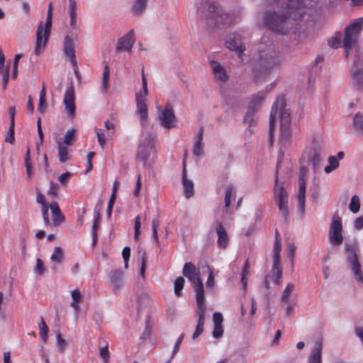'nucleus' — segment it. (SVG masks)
I'll return each instance as SVG.
<instances>
[{
    "label": "nucleus",
    "instance_id": "8",
    "mask_svg": "<svg viewBox=\"0 0 363 363\" xmlns=\"http://www.w3.org/2000/svg\"><path fill=\"white\" fill-rule=\"evenodd\" d=\"M274 195L276 203L279 207V212L285 220H287L289 211L288 207V194L282 186L278 184V177H276L274 188Z\"/></svg>",
    "mask_w": 363,
    "mask_h": 363
},
{
    "label": "nucleus",
    "instance_id": "2",
    "mask_svg": "<svg viewBox=\"0 0 363 363\" xmlns=\"http://www.w3.org/2000/svg\"><path fill=\"white\" fill-rule=\"evenodd\" d=\"M277 118L280 119L279 143L286 147L290 143L291 116L289 109L286 108L285 100L283 97H278L272 106L269 116V140L272 143L275 131V122Z\"/></svg>",
    "mask_w": 363,
    "mask_h": 363
},
{
    "label": "nucleus",
    "instance_id": "22",
    "mask_svg": "<svg viewBox=\"0 0 363 363\" xmlns=\"http://www.w3.org/2000/svg\"><path fill=\"white\" fill-rule=\"evenodd\" d=\"M323 345L320 340L315 342L308 357V363H322Z\"/></svg>",
    "mask_w": 363,
    "mask_h": 363
},
{
    "label": "nucleus",
    "instance_id": "54",
    "mask_svg": "<svg viewBox=\"0 0 363 363\" xmlns=\"http://www.w3.org/2000/svg\"><path fill=\"white\" fill-rule=\"evenodd\" d=\"M160 226L159 220L157 219H153L152 221V237L154 238L155 240L158 242L159 238L157 235V229Z\"/></svg>",
    "mask_w": 363,
    "mask_h": 363
},
{
    "label": "nucleus",
    "instance_id": "31",
    "mask_svg": "<svg viewBox=\"0 0 363 363\" xmlns=\"http://www.w3.org/2000/svg\"><path fill=\"white\" fill-rule=\"evenodd\" d=\"M68 147L64 143H57L58 158L61 163H65L69 160Z\"/></svg>",
    "mask_w": 363,
    "mask_h": 363
},
{
    "label": "nucleus",
    "instance_id": "23",
    "mask_svg": "<svg viewBox=\"0 0 363 363\" xmlns=\"http://www.w3.org/2000/svg\"><path fill=\"white\" fill-rule=\"evenodd\" d=\"M182 184L186 198L189 199L194 195V182L187 178V172L186 166H184L182 172Z\"/></svg>",
    "mask_w": 363,
    "mask_h": 363
},
{
    "label": "nucleus",
    "instance_id": "42",
    "mask_svg": "<svg viewBox=\"0 0 363 363\" xmlns=\"http://www.w3.org/2000/svg\"><path fill=\"white\" fill-rule=\"evenodd\" d=\"M95 131H96V134L97 135V139H98L99 145L101 147H104L106 143V138H108L107 134L106 135L104 130L101 129V128H96Z\"/></svg>",
    "mask_w": 363,
    "mask_h": 363
},
{
    "label": "nucleus",
    "instance_id": "10",
    "mask_svg": "<svg viewBox=\"0 0 363 363\" xmlns=\"http://www.w3.org/2000/svg\"><path fill=\"white\" fill-rule=\"evenodd\" d=\"M282 277V270L280 264V254L273 253V266L272 269V275H267L264 279V286L267 289L270 288V281L280 285Z\"/></svg>",
    "mask_w": 363,
    "mask_h": 363
},
{
    "label": "nucleus",
    "instance_id": "15",
    "mask_svg": "<svg viewBox=\"0 0 363 363\" xmlns=\"http://www.w3.org/2000/svg\"><path fill=\"white\" fill-rule=\"evenodd\" d=\"M347 260L356 279L363 284V274H362L361 266L358 261L357 256L352 249L348 250Z\"/></svg>",
    "mask_w": 363,
    "mask_h": 363
},
{
    "label": "nucleus",
    "instance_id": "9",
    "mask_svg": "<svg viewBox=\"0 0 363 363\" xmlns=\"http://www.w3.org/2000/svg\"><path fill=\"white\" fill-rule=\"evenodd\" d=\"M342 231V220L338 215L335 214L333 216L328 233L329 241L333 245L339 246L342 245L343 241Z\"/></svg>",
    "mask_w": 363,
    "mask_h": 363
},
{
    "label": "nucleus",
    "instance_id": "47",
    "mask_svg": "<svg viewBox=\"0 0 363 363\" xmlns=\"http://www.w3.org/2000/svg\"><path fill=\"white\" fill-rule=\"evenodd\" d=\"M45 267L44 266L43 261L40 258H38L36 259V264L34 267V272L37 275L43 276L45 273Z\"/></svg>",
    "mask_w": 363,
    "mask_h": 363
},
{
    "label": "nucleus",
    "instance_id": "46",
    "mask_svg": "<svg viewBox=\"0 0 363 363\" xmlns=\"http://www.w3.org/2000/svg\"><path fill=\"white\" fill-rule=\"evenodd\" d=\"M235 194L234 187L233 185H230L227 187L225 195V206L227 208L230 206L231 203V197Z\"/></svg>",
    "mask_w": 363,
    "mask_h": 363
},
{
    "label": "nucleus",
    "instance_id": "57",
    "mask_svg": "<svg viewBox=\"0 0 363 363\" xmlns=\"http://www.w3.org/2000/svg\"><path fill=\"white\" fill-rule=\"evenodd\" d=\"M104 126L107 132V137H111L114 133V124L112 122L106 121L104 123Z\"/></svg>",
    "mask_w": 363,
    "mask_h": 363
},
{
    "label": "nucleus",
    "instance_id": "44",
    "mask_svg": "<svg viewBox=\"0 0 363 363\" xmlns=\"http://www.w3.org/2000/svg\"><path fill=\"white\" fill-rule=\"evenodd\" d=\"M139 255L142 261L140 269V275L144 277L146 269V252L143 249H139Z\"/></svg>",
    "mask_w": 363,
    "mask_h": 363
},
{
    "label": "nucleus",
    "instance_id": "19",
    "mask_svg": "<svg viewBox=\"0 0 363 363\" xmlns=\"http://www.w3.org/2000/svg\"><path fill=\"white\" fill-rule=\"evenodd\" d=\"M210 64L215 79L220 83L226 82L229 79V76L225 68L217 61L211 60Z\"/></svg>",
    "mask_w": 363,
    "mask_h": 363
},
{
    "label": "nucleus",
    "instance_id": "3",
    "mask_svg": "<svg viewBox=\"0 0 363 363\" xmlns=\"http://www.w3.org/2000/svg\"><path fill=\"white\" fill-rule=\"evenodd\" d=\"M200 1L201 5L198 6V11L208 23L216 25L228 23V15L223 11L216 2L211 0Z\"/></svg>",
    "mask_w": 363,
    "mask_h": 363
},
{
    "label": "nucleus",
    "instance_id": "28",
    "mask_svg": "<svg viewBox=\"0 0 363 363\" xmlns=\"http://www.w3.org/2000/svg\"><path fill=\"white\" fill-rule=\"evenodd\" d=\"M71 296L72 301L70 303V306L75 311L76 313H78L79 311V303L82 302L83 296L78 289H75L71 292Z\"/></svg>",
    "mask_w": 363,
    "mask_h": 363
},
{
    "label": "nucleus",
    "instance_id": "32",
    "mask_svg": "<svg viewBox=\"0 0 363 363\" xmlns=\"http://www.w3.org/2000/svg\"><path fill=\"white\" fill-rule=\"evenodd\" d=\"M118 185H119V182L118 181H116L113 186L112 194H111V198L109 199L108 206H107V215L108 217H110L111 215L113 206V204H114V202L116 200V192H117Z\"/></svg>",
    "mask_w": 363,
    "mask_h": 363
},
{
    "label": "nucleus",
    "instance_id": "12",
    "mask_svg": "<svg viewBox=\"0 0 363 363\" xmlns=\"http://www.w3.org/2000/svg\"><path fill=\"white\" fill-rule=\"evenodd\" d=\"M62 51L64 55L69 60L75 73H77V62L75 55V45L72 38L66 35L63 39Z\"/></svg>",
    "mask_w": 363,
    "mask_h": 363
},
{
    "label": "nucleus",
    "instance_id": "50",
    "mask_svg": "<svg viewBox=\"0 0 363 363\" xmlns=\"http://www.w3.org/2000/svg\"><path fill=\"white\" fill-rule=\"evenodd\" d=\"M40 336L44 342H46L48 340V328L43 318L40 325Z\"/></svg>",
    "mask_w": 363,
    "mask_h": 363
},
{
    "label": "nucleus",
    "instance_id": "60",
    "mask_svg": "<svg viewBox=\"0 0 363 363\" xmlns=\"http://www.w3.org/2000/svg\"><path fill=\"white\" fill-rule=\"evenodd\" d=\"M281 250V240L279 238L278 231L276 230V240H275L273 253L280 254Z\"/></svg>",
    "mask_w": 363,
    "mask_h": 363
},
{
    "label": "nucleus",
    "instance_id": "55",
    "mask_svg": "<svg viewBox=\"0 0 363 363\" xmlns=\"http://www.w3.org/2000/svg\"><path fill=\"white\" fill-rule=\"evenodd\" d=\"M142 83H143V87L141 89H140L136 93H141L142 94H148V89H147V82L145 75L144 74V71L143 70L142 72Z\"/></svg>",
    "mask_w": 363,
    "mask_h": 363
},
{
    "label": "nucleus",
    "instance_id": "56",
    "mask_svg": "<svg viewBox=\"0 0 363 363\" xmlns=\"http://www.w3.org/2000/svg\"><path fill=\"white\" fill-rule=\"evenodd\" d=\"M223 325H214L213 330V337L216 339H218L223 336Z\"/></svg>",
    "mask_w": 363,
    "mask_h": 363
},
{
    "label": "nucleus",
    "instance_id": "35",
    "mask_svg": "<svg viewBox=\"0 0 363 363\" xmlns=\"http://www.w3.org/2000/svg\"><path fill=\"white\" fill-rule=\"evenodd\" d=\"M353 126L355 130L360 133H363V115L361 113H357L353 118Z\"/></svg>",
    "mask_w": 363,
    "mask_h": 363
},
{
    "label": "nucleus",
    "instance_id": "38",
    "mask_svg": "<svg viewBox=\"0 0 363 363\" xmlns=\"http://www.w3.org/2000/svg\"><path fill=\"white\" fill-rule=\"evenodd\" d=\"M328 162L329 165L325 167L324 169L325 172L328 174L336 169L340 165L339 161L335 156L329 157Z\"/></svg>",
    "mask_w": 363,
    "mask_h": 363
},
{
    "label": "nucleus",
    "instance_id": "13",
    "mask_svg": "<svg viewBox=\"0 0 363 363\" xmlns=\"http://www.w3.org/2000/svg\"><path fill=\"white\" fill-rule=\"evenodd\" d=\"M135 38L133 30H129L125 35L120 38L116 45V52H130L135 44Z\"/></svg>",
    "mask_w": 363,
    "mask_h": 363
},
{
    "label": "nucleus",
    "instance_id": "64",
    "mask_svg": "<svg viewBox=\"0 0 363 363\" xmlns=\"http://www.w3.org/2000/svg\"><path fill=\"white\" fill-rule=\"evenodd\" d=\"M206 286L208 288H213L214 286V275L212 271H210L208 280L206 282Z\"/></svg>",
    "mask_w": 363,
    "mask_h": 363
},
{
    "label": "nucleus",
    "instance_id": "1",
    "mask_svg": "<svg viewBox=\"0 0 363 363\" xmlns=\"http://www.w3.org/2000/svg\"><path fill=\"white\" fill-rule=\"evenodd\" d=\"M362 18H358L345 28L343 47L345 57L354 55V60L351 68V82L357 88L363 87V66L361 63L362 52L357 43V37L362 28Z\"/></svg>",
    "mask_w": 363,
    "mask_h": 363
},
{
    "label": "nucleus",
    "instance_id": "39",
    "mask_svg": "<svg viewBox=\"0 0 363 363\" xmlns=\"http://www.w3.org/2000/svg\"><path fill=\"white\" fill-rule=\"evenodd\" d=\"M349 208L353 213H357L360 209V199L358 196L354 195L352 197L349 204Z\"/></svg>",
    "mask_w": 363,
    "mask_h": 363
},
{
    "label": "nucleus",
    "instance_id": "49",
    "mask_svg": "<svg viewBox=\"0 0 363 363\" xmlns=\"http://www.w3.org/2000/svg\"><path fill=\"white\" fill-rule=\"evenodd\" d=\"M100 214L99 212H96L94 216V220L92 226V234H93V244L95 245L97 240V228H98V222L99 220Z\"/></svg>",
    "mask_w": 363,
    "mask_h": 363
},
{
    "label": "nucleus",
    "instance_id": "59",
    "mask_svg": "<svg viewBox=\"0 0 363 363\" xmlns=\"http://www.w3.org/2000/svg\"><path fill=\"white\" fill-rule=\"evenodd\" d=\"M214 325H223V315L219 312H216L213 315Z\"/></svg>",
    "mask_w": 363,
    "mask_h": 363
},
{
    "label": "nucleus",
    "instance_id": "40",
    "mask_svg": "<svg viewBox=\"0 0 363 363\" xmlns=\"http://www.w3.org/2000/svg\"><path fill=\"white\" fill-rule=\"evenodd\" d=\"M294 289V285L292 283H288L282 292V294L281 296V301L286 302L289 300Z\"/></svg>",
    "mask_w": 363,
    "mask_h": 363
},
{
    "label": "nucleus",
    "instance_id": "17",
    "mask_svg": "<svg viewBox=\"0 0 363 363\" xmlns=\"http://www.w3.org/2000/svg\"><path fill=\"white\" fill-rule=\"evenodd\" d=\"M305 175L306 173L304 170L301 169L298 179L297 199L298 202V207L302 212H303L305 210L306 204V182L304 180Z\"/></svg>",
    "mask_w": 363,
    "mask_h": 363
},
{
    "label": "nucleus",
    "instance_id": "24",
    "mask_svg": "<svg viewBox=\"0 0 363 363\" xmlns=\"http://www.w3.org/2000/svg\"><path fill=\"white\" fill-rule=\"evenodd\" d=\"M203 128L201 127L197 133L196 138L194 144L193 153L197 157H200L203 155Z\"/></svg>",
    "mask_w": 363,
    "mask_h": 363
},
{
    "label": "nucleus",
    "instance_id": "37",
    "mask_svg": "<svg viewBox=\"0 0 363 363\" xmlns=\"http://www.w3.org/2000/svg\"><path fill=\"white\" fill-rule=\"evenodd\" d=\"M250 262L248 260L245 262L243 269L241 273V284L244 290L247 286V277L249 275Z\"/></svg>",
    "mask_w": 363,
    "mask_h": 363
},
{
    "label": "nucleus",
    "instance_id": "30",
    "mask_svg": "<svg viewBox=\"0 0 363 363\" xmlns=\"http://www.w3.org/2000/svg\"><path fill=\"white\" fill-rule=\"evenodd\" d=\"M148 0H133L131 11L135 15L142 14L146 9Z\"/></svg>",
    "mask_w": 363,
    "mask_h": 363
},
{
    "label": "nucleus",
    "instance_id": "58",
    "mask_svg": "<svg viewBox=\"0 0 363 363\" xmlns=\"http://www.w3.org/2000/svg\"><path fill=\"white\" fill-rule=\"evenodd\" d=\"M49 207H50V206H48V204L42 206V214H43V220H44L45 224L46 225H49L50 223V220H49V217H48V208Z\"/></svg>",
    "mask_w": 363,
    "mask_h": 363
},
{
    "label": "nucleus",
    "instance_id": "41",
    "mask_svg": "<svg viewBox=\"0 0 363 363\" xmlns=\"http://www.w3.org/2000/svg\"><path fill=\"white\" fill-rule=\"evenodd\" d=\"M255 112L252 109L247 108V111L244 118V122L249 126L254 125L256 123Z\"/></svg>",
    "mask_w": 363,
    "mask_h": 363
},
{
    "label": "nucleus",
    "instance_id": "18",
    "mask_svg": "<svg viewBox=\"0 0 363 363\" xmlns=\"http://www.w3.org/2000/svg\"><path fill=\"white\" fill-rule=\"evenodd\" d=\"M182 272L183 275L188 278L193 283L194 286L199 283H202L200 279V272L192 263H185Z\"/></svg>",
    "mask_w": 363,
    "mask_h": 363
},
{
    "label": "nucleus",
    "instance_id": "34",
    "mask_svg": "<svg viewBox=\"0 0 363 363\" xmlns=\"http://www.w3.org/2000/svg\"><path fill=\"white\" fill-rule=\"evenodd\" d=\"M75 131L74 128L68 129L65 133L64 140H57V143H64L67 146L72 145L74 140Z\"/></svg>",
    "mask_w": 363,
    "mask_h": 363
},
{
    "label": "nucleus",
    "instance_id": "63",
    "mask_svg": "<svg viewBox=\"0 0 363 363\" xmlns=\"http://www.w3.org/2000/svg\"><path fill=\"white\" fill-rule=\"evenodd\" d=\"M95 155L94 152H90L87 155V169L86 171H90L93 166H92V158Z\"/></svg>",
    "mask_w": 363,
    "mask_h": 363
},
{
    "label": "nucleus",
    "instance_id": "11",
    "mask_svg": "<svg viewBox=\"0 0 363 363\" xmlns=\"http://www.w3.org/2000/svg\"><path fill=\"white\" fill-rule=\"evenodd\" d=\"M158 119L160 125L166 129L176 127L177 124V118L170 106H166L158 111Z\"/></svg>",
    "mask_w": 363,
    "mask_h": 363
},
{
    "label": "nucleus",
    "instance_id": "45",
    "mask_svg": "<svg viewBox=\"0 0 363 363\" xmlns=\"http://www.w3.org/2000/svg\"><path fill=\"white\" fill-rule=\"evenodd\" d=\"M59 186L52 181L50 182V189L48 191V195L52 199H57L58 196Z\"/></svg>",
    "mask_w": 363,
    "mask_h": 363
},
{
    "label": "nucleus",
    "instance_id": "25",
    "mask_svg": "<svg viewBox=\"0 0 363 363\" xmlns=\"http://www.w3.org/2000/svg\"><path fill=\"white\" fill-rule=\"evenodd\" d=\"M69 26L73 30L77 29L76 0H69Z\"/></svg>",
    "mask_w": 363,
    "mask_h": 363
},
{
    "label": "nucleus",
    "instance_id": "26",
    "mask_svg": "<svg viewBox=\"0 0 363 363\" xmlns=\"http://www.w3.org/2000/svg\"><path fill=\"white\" fill-rule=\"evenodd\" d=\"M50 208L52 214L53 223L58 225L64 220V216L62 214L58 204L56 202H52L50 204Z\"/></svg>",
    "mask_w": 363,
    "mask_h": 363
},
{
    "label": "nucleus",
    "instance_id": "52",
    "mask_svg": "<svg viewBox=\"0 0 363 363\" xmlns=\"http://www.w3.org/2000/svg\"><path fill=\"white\" fill-rule=\"evenodd\" d=\"M184 333H182L179 337H178L177 342H175V345L174 346V348H173V350H172V356H171V359H173V357L177 354V352H179V347H180V345L181 343L182 342L183 340H184Z\"/></svg>",
    "mask_w": 363,
    "mask_h": 363
},
{
    "label": "nucleus",
    "instance_id": "6",
    "mask_svg": "<svg viewBox=\"0 0 363 363\" xmlns=\"http://www.w3.org/2000/svg\"><path fill=\"white\" fill-rule=\"evenodd\" d=\"M156 133L153 131L143 134V138L139 144L137 160H140L145 164L151 155L155 152Z\"/></svg>",
    "mask_w": 363,
    "mask_h": 363
},
{
    "label": "nucleus",
    "instance_id": "29",
    "mask_svg": "<svg viewBox=\"0 0 363 363\" xmlns=\"http://www.w3.org/2000/svg\"><path fill=\"white\" fill-rule=\"evenodd\" d=\"M265 98V94L263 92H259L257 95L252 97L248 108L249 109H252L254 111H256L261 106V104L264 101Z\"/></svg>",
    "mask_w": 363,
    "mask_h": 363
},
{
    "label": "nucleus",
    "instance_id": "62",
    "mask_svg": "<svg viewBox=\"0 0 363 363\" xmlns=\"http://www.w3.org/2000/svg\"><path fill=\"white\" fill-rule=\"evenodd\" d=\"M70 177H71V173L69 172H67L63 173V174H62L61 175L59 176L58 181L62 185H66V184L67 183V181L69 180Z\"/></svg>",
    "mask_w": 363,
    "mask_h": 363
},
{
    "label": "nucleus",
    "instance_id": "14",
    "mask_svg": "<svg viewBox=\"0 0 363 363\" xmlns=\"http://www.w3.org/2000/svg\"><path fill=\"white\" fill-rule=\"evenodd\" d=\"M147 94L135 93L136 113L142 123H144L147 119Z\"/></svg>",
    "mask_w": 363,
    "mask_h": 363
},
{
    "label": "nucleus",
    "instance_id": "43",
    "mask_svg": "<svg viewBox=\"0 0 363 363\" xmlns=\"http://www.w3.org/2000/svg\"><path fill=\"white\" fill-rule=\"evenodd\" d=\"M185 280L183 277H178L174 281V293L176 296H180L184 285Z\"/></svg>",
    "mask_w": 363,
    "mask_h": 363
},
{
    "label": "nucleus",
    "instance_id": "5",
    "mask_svg": "<svg viewBox=\"0 0 363 363\" xmlns=\"http://www.w3.org/2000/svg\"><path fill=\"white\" fill-rule=\"evenodd\" d=\"M52 13L50 11H48L45 23L43 25L41 23L37 28L34 49V53L36 56L41 55L48 43L52 26Z\"/></svg>",
    "mask_w": 363,
    "mask_h": 363
},
{
    "label": "nucleus",
    "instance_id": "48",
    "mask_svg": "<svg viewBox=\"0 0 363 363\" xmlns=\"http://www.w3.org/2000/svg\"><path fill=\"white\" fill-rule=\"evenodd\" d=\"M57 347L60 352H63L67 347V341L63 339L60 333L56 334Z\"/></svg>",
    "mask_w": 363,
    "mask_h": 363
},
{
    "label": "nucleus",
    "instance_id": "61",
    "mask_svg": "<svg viewBox=\"0 0 363 363\" xmlns=\"http://www.w3.org/2000/svg\"><path fill=\"white\" fill-rule=\"evenodd\" d=\"M354 228L357 230H360L363 229V215L357 218L354 223Z\"/></svg>",
    "mask_w": 363,
    "mask_h": 363
},
{
    "label": "nucleus",
    "instance_id": "7",
    "mask_svg": "<svg viewBox=\"0 0 363 363\" xmlns=\"http://www.w3.org/2000/svg\"><path fill=\"white\" fill-rule=\"evenodd\" d=\"M281 65L280 54L274 49H268L259 55L260 74H269Z\"/></svg>",
    "mask_w": 363,
    "mask_h": 363
},
{
    "label": "nucleus",
    "instance_id": "21",
    "mask_svg": "<svg viewBox=\"0 0 363 363\" xmlns=\"http://www.w3.org/2000/svg\"><path fill=\"white\" fill-rule=\"evenodd\" d=\"M216 232L218 235V245L220 248H225L228 243V237L225 229L220 222H217Z\"/></svg>",
    "mask_w": 363,
    "mask_h": 363
},
{
    "label": "nucleus",
    "instance_id": "36",
    "mask_svg": "<svg viewBox=\"0 0 363 363\" xmlns=\"http://www.w3.org/2000/svg\"><path fill=\"white\" fill-rule=\"evenodd\" d=\"M322 160V152L320 150H314L310 158V162L313 164L315 171L320 167Z\"/></svg>",
    "mask_w": 363,
    "mask_h": 363
},
{
    "label": "nucleus",
    "instance_id": "33",
    "mask_svg": "<svg viewBox=\"0 0 363 363\" xmlns=\"http://www.w3.org/2000/svg\"><path fill=\"white\" fill-rule=\"evenodd\" d=\"M65 258L63 250L60 247H55L50 256V259L57 264H60Z\"/></svg>",
    "mask_w": 363,
    "mask_h": 363
},
{
    "label": "nucleus",
    "instance_id": "20",
    "mask_svg": "<svg viewBox=\"0 0 363 363\" xmlns=\"http://www.w3.org/2000/svg\"><path fill=\"white\" fill-rule=\"evenodd\" d=\"M64 104L65 106V110L71 117H73L75 113V105H74V94L72 87L68 89L64 96Z\"/></svg>",
    "mask_w": 363,
    "mask_h": 363
},
{
    "label": "nucleus",
    "instance_id": "51",
    "mask_svg": "<svg viewBox=\"0 0 363 363\" xmlns=\"http://www.w3.org/2000/svg\"><path fill=\"white\" fill-rule=\"evenodd\" d=\"M99 354L101 358L103 359L104 363H107L109 360V351L107 344H106L105 346L99 348Z\"/></svg>",
    "mask_w": 363,
    "mask_h": 363
},
{
    "label": "nucleus",
    "instance_id": "4",
    "mask_svg": "<svg viewBox=\"0 0 363 363\" xmlns=\"http://www.w3.org/2000/svg\"><path fill=\"white\" fill-rule=\"evenodd\" d=\"M194 286L196 294V314L198 315L197 325L192 339L196 340L203 332L206 319V305L204 302V289L203 283H199Z\"/></svg>",
    "mask_w": 363,
    "mask_h": 363
},
{
    "label": "nucleus",
    "instance_id": "27",
    "mask_svg": "<svg viewBox=\"0 0 363 363\" xmlns=\"http://www.w3.org/2000/svg\"><path fill=\"white\" fill-rule=\"evenodd\" d=\"M123 273L121 271H114L111 273V284L114 291L120 289L123 285Z\"/></svg>",
    "mask_w": 363,
    "mask_h": 363
},
{
    "label": "nucleus",
    "instance_id": "16",
    "mask_svg": "<svg viewBox=\"0 0 363 363\" xmlns=\"http://www.w3.org/2000/svg\"><path fill=\"white\" fill-rule=\"evenodd\" d=\"M225 45L228 49L236 51L239 56L241 55L243 51L241 38L239 34H229L225 38Z\"/></svg>",
    "mask_w": 363,
    "mask_h": 363
},
{
    "label": "nucleus",
    "instance_id": "53",
    "mask_svg": "<svg viewBox=\"0 0 363 363\" xmlns=\"http://www.w3.org/2000/svg\"><path fill=\"white\" fill-rule=\"evenodd\" d=\"M140 216H138L135 219V225H134V238L135 240H138L139 235L140 234Z\"/></svg>",
    "mask_w": 363,
    "mask_h": 363
}]
</instances>
